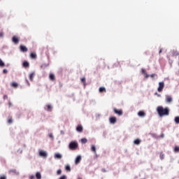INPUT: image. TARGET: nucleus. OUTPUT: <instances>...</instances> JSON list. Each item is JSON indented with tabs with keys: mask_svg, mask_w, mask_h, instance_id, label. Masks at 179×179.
<instances>
[{
	"mask_svg": "<svg viewBox=\"0 0 179 179\" xmlns=\"http://www.w3.org/2000/svg\"><path fill=\"white\" fill-rule=\"evenodd\" d=\"M65 170H66V171L71 172V165L67 164V165L65 166Z\"/></svg>",
	"mask_w": 179,
	"mask_h": 179,
	"instance_id": "25",
	"label": "nucleus"
},
{
	"mask_svg": "<svg viewBox=\"0 0 179 179\" xmlns=\"http://www.w3.org/2000/svg\"><path fill=\"white\" fill-rule=\"evenodd\" d=\"M106 169H101V172H102V173H106Z\"/></svg>",
	"mask_w": 179,
	"mask_h": 179,
	"instance_id": "50",
	"label": "nucleus"
},
{
	"mask_svg": "<svg viewBox=\"0 0 179 179\" xmlns=\"http://www.w3.org/2000/svg\"><path fill=\"white\" fill-rule=\"evenodd\" d=\"M86 81V78L85 77H83L82 79H81V82L83 83H85Z\"/></svg>",
	"mask_w": 179,
	"mask_h": 179,
	"instance_id": "45",
	"label": "nucleus"
},
{
	"mask_svg": "<svg viewBox=\"0 0 179 179\" xmlns=\"http://www.w3.org/2000/svg\"><path fill=\"white\" fill-rule=\"evenodd\" d=\"M36 179H41V173L36 172Z\"/></svg>",
	"mask_w": 179,
	"mask_h": 179,
	"instance_id": "24",
	"label": "nucleus"
},
{
	"mask_svg": "<svg viewBox=\"0 0 179 179\" xmlns=\"http://www.w3.org/2000/svg\"><path fill=\"white\" fill-rule=\"evenodd\" d=\"M159 158L161 159V160H163V159H164V154H160Z\"/></svg>",
	"mask_w": 179,
	"mask_h": 179,
	"instance_id": "33",
	"label": "nucleus"
},
{
	"mask_svg": "<svg viewBox=\"0 0 179 179\" xmlns=\"http://www.w3.org/2000/svg\"><path fill=\"white\" fill-rule=\"evenodd\" d=\"M113 111L115 113V114H117V115H122V110L120 109H117V108H114Z\"/></svg>",
	"mask_w": 179,
	"mask_h": 179,
	"instance_id": "8",
	"label": "nucleus"
},
{
	"mask_svg": "<svg viewBox=\"0 0 179 179\" xmlns=\"http://www.w3.org/2000/svg\"><path fill=\"white\" fill-rule=\"evenodd\" d=\"M91 151L96 155V145H92L91 147Z\"/></svg>",
	"mask_w": 179,
	"mask_h": 179,
	"instance_id": "20",
	"label": "nucleus"
},
{
	"mask_svg": "<svg viewBox=\"0 0 179 179\" xmlns=\"http://www.w3.org/2000/svg\"><path fill=\"white\" fill-rule=\"evenodd\" d=\"M78 146L79 145L75 141L70 142V143L69 144V148L70 149V150H76Z\"/></svg>",
	"mask_w": 179,
	"mask_h": 179,
	"instance_id": "2",
	"label": "nucleus"
},
{
	"mask_svg": "<svg viewBox=\"0 0 179 179\" xmlns=\"http://www.w3.org/2000/svg\"><path fill=\"white\" fill-rule=\"evenodd\" d=\"M30 57L31 58H32V59H36V58H37V55L36 54V52H31L30 54Z\"/></svg>",
	"mask_w": 179,
	"mask_h": 179,
	"instance_id": "17",
	"label": "nucleus"
},
{
	"mask_svg": "<svg viewBox=\"0 0 179 179\" xmlns=\"http://www.w3.org/2000/svg\"><path fill=\"white\" fill-rule=\"evenodd\" d=\"M60 134H61V135H64L65 132H64L63 130H61V131H60Z\"/></svg>",
	"mask_w": 179,
	"mask_h": 179,
	"instance_id": "48",
	"label": "nucleus"
},
{
	"mask_svg": "<svg viewBox=\"0 0 179 179\" xmlns=\"http://www.w3.org/2000/svg\"><path fill=\"white\" fill-rule=\"evenodd\" d=\"M80 160H82V156H77L75 159V164H79L80 163Z\"/></svg>",
	"mask_w": 179,
	"mask_h": 179,
	"instance_id": "9",
	"label": "nucleus"
},
{
	"mask_svg": "<svg viewBox=\"0 0 179 179\" xmlns=\"http://www.w3.org/2000/svg\"><path fill=\"white\" fill-rule=\"evenodd\" d=\"M165 103L171 104V103H173V97L169 94L165 95Z\"/></svg>",
	"mask_w": 179,
	"mask_h": 179,
	"instance_id": "4",
	"label": "nucleus"
},
{
	"mask_svg": "<svg viewBox=\"0 0 179 179\" xmlns=\"http://www.w3.org/2000/svg\"><path fill=\"white\" fill-rule=\"evenodd\" d=\"M138 117H145V115H146V113H145V111H143V110H140L138 113Z\"/></svg>",
	"mask_w": 179,
	"mask_h": 179,
	"instance_id": "14",
	"label": "nucleus"
},
{
	"mask_svg": "<svg viewBox=\"0 0 179 179\" xmlns=\"http://www.w3.org/2000/svg\"><path fill=\"white\" fill-rule=\"evenodd\" d=\"M0 66L1 68H3V66H5V62L2 61V59H0Z\"/></svg>",
	"mask_w": 179,
	"mask_h": 179,
	"instance_id": "26",
	"label": "nucleus"
},
{
	"mask_svg": "<svg viewBox=\"0 0 179 179\" xmlns=\"http://www.w3.org/2000/svg\"><path fill=\"white\" fill-rule=\"evenodd\" d=\"M145 75V78H147L150 77V75L148 74V73H146Z\"/></svg>",
	"mask_w": 179,
	"mask_h": 179,
	"instance_id": "46",
	"label": "nucleus"
},
{
	"mask_svg": "<svg viewBox=\"0 0 179 179\" xmlns=\"http://www.w3.org/2000/svg\"><path fill=\"white\" fill-rule=\"evenodd\" d=\"M48 66H50V64H48V63H44V64H43L41 65V68H42L43 69H45V68H47V67H48Z\"/></svg>",
	"mask_w": 179,
	"mask_h": 179,
	"instance_id": "19",
	"label": "nucleus"
},
{
	"mask_svg": "<svg viewBox=\"0 0 179 179\" xmlns=\"http://www.w3.org/2000/svg\"><path fill=\"white\" fill-rule=\"evenodd\" d=\"M3 73H8V70L6 69H4L3 70Z\"/></svg>",
	"mask_w": 179,
	"mask_h": 179,
	"instance_id": "44",
	"label": "nucleus"
},
{
	"mask_svg": "<svg viewBox=\"0 0 179 179\" xmlns=\"http://www.w3.org/2000/svg\"><path fill=\"white\" fill-rule=\"evenodd\" d=\"M141 139L136 138V140H134V145H141Z\"/></svg>",
	"mask_w": 179,
	"mask_h": 179,
	"instance_id": "18",
	"label": "nucleus"
},
{
	"mask_svg": "<svg viewBox=\"0 0 179 179\" xmlns=\"http://www.w3.org/2000/svg\"><path fill=\"white\" fill-rule=\"evenodd\" d=\"M150 78H155V74H150Z\"/></svg>",
	"mask_w": 179,
	"mask_h": 179,
	"instance_id": "52",
	"label": "nucleus"
},
{
	"mask_svg": "<svg viewBox=\"0 0 179 179\" xmlns=\"http://www.w3.org/2000/svg\"><path fill=\"white\" fill-rule=\"evenodd\" d=\"M0 179H7L6 176L3 175V176H0Z\"/></svg>",
	"mask_w": 179,
	"mask_h": 179,
	"instance_id": "35",
	"label": "nucleus"
},
{
	"mask_svg": "<svg viewBox=\"0 0 179 179\" xmlns=\"http://www.w3.org/2000/svg\"><path fill=\"white\" fill-rule=\"evenodd\" d=\"M174 121H175L176 124H179V116L175 117Z\"/></svg>",
	"mask_w": 179,
	"mask_h": 179,
	"instance_id": "28",
	"label": "nucleus"
},
{
	"mask_svg": "<svg viewBox=\"0 0 179 179\" xmlns=\"http://www.w3.org/2000/svg\"><path fill=\"white\" fill-rule=\"evenodd\" d=\"M8 122L9 124H12V122H13L12 119H9L8 121Z\"/></svg>",
	"mask_w": 179,
	"mask_h": 179,
	"instance_id": "47",
	"label": "nucleus"
},
{
	"mask_svg": "<svg viewBox=\"0 0 179 179\" xmlns=\"http://www.w3.org/2000/svg\"><path fill=\"white\" fill-rule=\"evenodd\" d=\"M76 131L77 132H83V127L82 126V124H79L76 127Z\"/></svg>",
	"mask_w": 179,
	"mask_h": 179,
	"instance_id": "11",
	"label": "nucleus"
},
{
	"mask_svg": "<svg viewBox=\"0 0 179 179\" xmlns=\"http://www.w3.org/2000/svg\"><path fill=\"white\" fill-rule=\"evenodd\" d=\"M11 86L13 87H15V89H16L17 87V86H19V85L17 83H12Z\"/></svg>",
	"mask_w": 179,
	"mask_h": 179,
	"instance_id": "27",
	"label": "nucleus"
},
{
	"mask_svg": "<svg viewBox=\"0 0 179 179\" xmlns=\"http://www.w3.org/2000/svg\"><path fill=\"white\" fill-rule=\"evenodd\" d=\"M155 95L157 96V97H162V95L160 94L157 93V92H155Z\"/></svg>",
	"mask_w": 179,
	"mask_h": 179,
	"instance_id": "37",
	"label": "nucleus"
},
{
	"mask_svg": "<svg viewBox=\"0 0 179 179\" xmlns=\"http://www.w3.org/2000/svg\"><path fill=\"white\" fill-rule=\"evenodd\" d=\"M59 179H66V176L63 175Z\"/></svg>",
	"mask_w": 179,
	"mask_h": 179,
	"instance_id": "36",
	"label": "nucleus"
},
{
	"mask_svg": "<svg viewBox=\"0 0 179 179\" xmlns=\"http://www.w3.org/2000/svg\"><path fill=\"white\" fill-rule=\"evenodd\" d=\"M45 110H47L48 111H51L52 110V106L51 105L46 106V108L45 107Z\"/></svg>",
	"mask_w": 179,
	"mask_h": 179,
	"instance_id": "23",
	"label": "nucleus"
},
{
	"mask_svg": "<svg viewBox=\"0 0 179 179\" xmlns=\"http://www.w3.org/2000/svg\"><path fill=\"white\" fill-rule=\"evenodd\" d=\"M95 157H99V155H97V152L95 154Z\"/></svg>",
	"mask_w": 179,
	"mask_h": 179,
	"instance_id": "53",
	"label": "nucleus"
},
{
	"mask_svg": "<svg viewBox=\"0 0 179 179\" xmlns=\"http://www.w3.org/2000/svg\"><path fill=\"white\" fill-rule=\"evenodd\" d=\"M9 173H13L15 174V176H19V171H17V170L16 169H11L9 171Z\"/></svg>",
	"mask_w": 179,
	"mask_h": 179,
	"instance_id": "15",
	"label": "nucleus"
},
{
	"mask_svg": "<svg viewBox=\"0 0 179 179\" xmlns=\"http://www.w3.org/2000/svg\"><path fill=\"white\" fill-rule=\"evenodd\" d=\"M110 124H115L117 122V117L112 116L109 118Z\"/></svg>",
	"mask_w": 179,
	"mask_h": 179,
	"instance_id": "7",
	"label": "nucleus"
},
{
	"mask_svg": "<svg viewBox=\"0 0 179 179\" xmlns=\"http://www.w3.org/2000/svg\"><path fill=\"white\" fill-rule=\"evenodd\" d=\"M62 173V171L61 169L57 170V176H60V174Z\"/></svg>",
	"mask_w": 179,
	"mask_h": 179,
	"instance_id": "32",
	"label": "nucleus"
},
{
	"mask_svg": "<svg viewBox=\"0 0 179 179\" xmlns=\"http://www.w3.org/2000/svg\"><path fill=\"white\" fill-rule=\"evenodd\" d=\"M163 89H164V82H159V87L157 88L158 92H163Z\"/></svg>",
	"mask_w": 179,
	"mask_h": 179,
	"instance_id": "5",
	"label": "nucleus"
},
{
	"mask_svg": "<svg viewBox=\"0 0 179 179\" xmlns=\"http://www.w3.org/2000/svg\"><path fill=\"white\" fill-rule=\"evenodd\" d=\"M161 52H162V50H160L159 51V54H161Z\"/></svg>",
	"mask_w": 179,
	"mask_h": 179,
	"instance_id": "54",
	"label": "nucleus"
},
{
	"mask_svg": "<svg viewBox=\"0 0 179 179\" xmlns=\"http://www.w3.org/2000/svg\"><path fill=\"white\" fill-rule=\"evenodd\" d=\"M48 136L51 139V141H54V134H52V133H50L48 134Z\"/></svg>",
	"mask_w": 179,
	"mask_h": 179,
	"instance_id": "29",
	"label": "nucleus"
},
{
	"mask_svg": "<svg viewBox=\"0 0 179 179\" xmlns=\"http://www.w3.org/2000/svg\"><path fill=\"white\" fill-rule=\"evenodd\" d=\"M159 138H164V134H162L161 136H159Z\"/></svg>",
	"mask_w": 179,
	"mask_h": 179,
	"instance_id": "49",
	"label": "nucleus"
},
{
	"mask_svg": "<svg viewBox=\"0 0 179 179\" xmlns=\"http://www.w3.org/2000/svg\"><path fill=\"white\" fill-rule=\"evenodd\" d=\"M25 82L28 86H30V83L29 82V80L26 79Z\"/></svg>",
	"mask_w": 179,
	"mask_h": 179,
	"instance_id": "41",
	"label": "nucleus"
},
{
	"mask_svg": "<svg viewBox=\"0 0 179 179\" xmlns=\"http://www.w3.org/2000/svg\"><path fill=\"white\" fill-rule=\"evenodd\" d=\"M36 176H34V175H31L29 176V179H35Z\"/></svg>",
	"mask_w": 179,
	"mask_h": 179,
	"instance_id": "42",
	"label": "nucleus"
},
{
	"mask_svg": "<svg viewBox=\"0 0 179 179\" xmlns=\"http://www.w3.org/2000/svg\"><path fill=\"white\" fill-rule=\"evenodd\" d=\"M54 158L58 159H62V155L59 154V152H57L55 154Z\"/></svg>",
	"mask_w": 179,
	"mask_h": 179,
	"instance_id": "12",
	"label": "nucleus"
},
{
	"mask_svg": "<svg viewBox=\"0 0 179 179\" xmlns=\"http://www.w3.org/2000/svg\"><path fill=\"white\" fill-rule=\"evenodd\" d=\"M3 32H0V38H3Z\"/></svg>",
	"mask_w": 179,
	"mask_h": 179,
	"instance_id": "43",
	"label": "nucleus"
},
{
	"mask_svg": "<svg viewBox=\"0 0 179 179\" xmlns=\"http://www.w3.org/2000/svg\"><path fill=\"white\" fill-rule=\"evenodd\" d=\"M12 106H13L12 102H10V101H8V107H12Z\"/></svg>",
	"mask_w": 179,
	"mask_h": 179,
	"instance_id": "39",
	"label": "nucleus"
},
{
	"mask_svg": "<svg viewBox=\"0 0 179 179\" xmlns=\"http://www.w3.org/2000/svg\"><path fill=\"white\" fill-rule=\"evenodd\" d=\"M49 78L50 80H55V75L50 73L49 76Z\"/></svg>",
	"mask_w": 179,
	"mask_h": 179,
	"instance_id": "22",
	"label": "nucleus"
},
{
	"mask_svg": "<svg viewBox=\"0 0 179 179\" xmlns=\"http://www.w3.org/2000/svg\"><path fill=\"white\" fill-rule=\"evenodd\" d=\"M106 131H103V138H106Z\"/></svg>",
	"mask_w": 179,
	"mask_h": 179,
	"instance_id": "51",
	"label": "nucleus"
},
{
	"mask_svg": "<svg viewBox=\"0 0 179 179\" xmlns=\"http://www.w3.org/2000/svg\"><path fill=\"white\" fill-rule=\"evenodd\" d=\"M99 93H104V92H106V87H99Z\"/></svg>",
	"mask_w": 179,
	"mask_h": 179,
	"instance_id": "21",
	"label": "nucleus"
},
{
	"mask_svg": "<svg viewBox=\"0 0 179 179\" xmlns=\"http://www.w3.org/2000/svg\"><path fill=\"white\" fill-rule=\"evenodd\" d=\"M3 100H8V95L7 94H4L3 96Z\"/></svg>",
	"mask_w": 179,
	"mask_h": 179,
	"instance_id": "34",
	"label": "nucleus"
},
{
	"mask_svg": "<svg viewBox=\"0 0 179 179\" xmlns=\"http://www.w3.org/2000/svg\"><path fill=\"white\" fill-rule=\"evenodd\" d=\"M20 48L22 52H27V48L25 45H21L20 46Z\"/></svg>",
	"mask_w": 179,
	"mask_h": 179,
	"instance_id": "10",
	"label": "nucleus"
},
{
	"mask_svg": "<svg viewBox=\"0 0 179 179\" xmlns=\"http://www.w3.org/2000/svg\"><path fill=\"white\" fill-rule=\"evenodd\" d=\"M87 143V138H81V143Z\"/></svg>",
	"mask_w": 179,
	"mask_h": 179,
	"instance_id": "30",
	"label": "nucleus"
},
{
	"mask_svg": "<svg viewBox=\"0 0 179 179\" xmlns=\"http://www.w3.org/2000/svg\"><path fill=\"white\" fill-rule=\"evenodd\" d=\"M12 41H13V43H14V44H18L20 39L17 36H13L12 38Z\"/></svg>",
	"mask_w": 179,
	"mask_h": 179,
	"instance_id": "6",
	"label": "nucleus"
},
{
	"mask_svg": "<svg viewBox=\"0 0 179 179\" xmlns=\"http://www.w3.org/2000/svg\"><path fill=\"white\" fill-rule=\"evenodd\" d=\"M151 136H152V138H159V136H157L156 134H153V133L151 134Z\"/></svg>",
	"mask_w": 179,
	"mask_h": 179,
	"instance_id": "31",
	"label": "nucleus"
},
{
	"mask_svg": "<svg viewBox=\"0 0 179 179\" xmlns=\"http://www.w3.org/2000/svg\"><path fill=\"white\" fill-rule=\"evenodd\" d=\"M38 155L40 157H43V159H47V157H48V152H47L45 150H39Z\"/></svg>",
	"mask_w": 179,
	"mask_h": 179,
	"instance_id": "3",
	"label": "nucleus"
},
{
	"mask_svg": "<svg viewBox=\"0 0 179 179\" xmlns=\"http://www.w3.org/2000/svg\"><path fill=\"white\" fill-rule=\"evenodd\" d=\"M141 72L142 73H144V75L146 74V70H145V69H142Z\"/></svg>",
	"mask_w": 179,
	"mask_h": 179,
	"instance_id": "38",
	"label": "nucleus"
},
{
	"mask_svg": "<svg viewBox=\"0 0 179 179\" xmlns=\"http://www.w3.org/2000/svg\"><path fill=\"white\" fill-rule=\"evenodd\" d=\"M35 75L36 73L34 72H32L29 74V80H31V82H32L33 79H34Z\"/></svg>",
	"mask_w": 179,
	"mask_h": 179,
	"instance_id": "16",
	"label": "nucleus"
},
{
	"mask_svg": "<svg viewBox=\"0 0 179 179\" xmlns=\"http://www.w3.org/2000/svg\"><path fill=\"white\" fill-rule=\"evenodd\" d=\"M22 66H23L24 68H29V66H30V64L29 63V62L24 61V62H23V63H22Z\"/></svg>",
	"mask_w": 179,
	"mask_h": 179,
	"instance_id": "13",
	"label": "nucleus"
},
{
	"mask_svg": "<svg viewBox=\"0 0 179 179\" xmlns=\"http://www.w3.org/2000/svg\"><path fill=\"white\" fill-rule=\"evenodd\" d=\"M157 113L159 117H164L170 114V108L169 107L163 108L159 106L157 108Z\"/></svg>",
	"mask_w": 179,
	"mask_h": 179,
	"instance_id": "1",
	"label": "nucleus"
},
{
	"mask_svg": "<svg viewBox=\"0 0 179 179\" xmlns=\"http://www.w3.org/2000/svg\"><path fill=\"white\" fill-rule=\"evenodd\" d=\"M178 164H179V160H178Z\"/></svg>",
	"mask_w": 179,
	"mask_h": 179,
	"instance_id": "56",
	"label": "nucleus"
},
{
	"mask_svg": "<svg viewBox=\"0 0 179 179\" xmlns=\"http://www.w3.org/2000/svg\"><path fill=\"white\" fill-rule=\"evenodd\" d=\"M78 179H82L81 178H79Z\"/></svg>",
	"mask_w": 179,
	"mask_h": 179,
	"instance_id": "55",
	"label": "nucleus"
},
{
	"mask_svg": "<svg viewBox=\"0 0 179 179\" xmlns=\"http://www.w3.org/2000/svg\"><path fill=\"white\" fill-rule=\"evenodd\" d=\"M174 151L175 152H179V147H175Z\"/></svg>",
	"mask_w": 179,
	"mask_h": 179,
	"instance_id": "40",
	"label": "nucleus"
}]
</instances>
